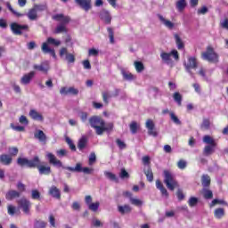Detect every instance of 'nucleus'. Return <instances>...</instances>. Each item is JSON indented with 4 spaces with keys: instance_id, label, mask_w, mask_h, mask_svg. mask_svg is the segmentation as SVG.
Instances as JSON below:
<instances>
[{
    "instance_id": "680f3d73",
    "label": "nucleus",
    "mask_w": 228,
    "mask_h": 228,
    "mask_svg": "<svg viewBox=\"0 0 228 228\" xmlns=\"http://www.w3.org/2000/svg\"><path fill=\"white\" fill-rule=\"evenodd\" d=\"M208 12H209V9H208L206 6H203L200 9H198V15H206Z\"/></svg>"
},
{
    "instance_id": "a18cd8bd",
    "label": "nucleus",
    "mask_w": 228,
    "mask_h": 228,
    "mask_svg": "<svg viewBox=\"0 0 228 228\" xmlns=\"http://www.w3.org/2000/svg\"><path fill=\"white\" fill-rule=\"evenodd\" d=\"M129 128H130L132 134H136V133L138 131V123H136V121H133L129 125Z\"/></svg>"
},
{
    "instance_id": "393cba45",
    "label": "nucleus",
    "mask_w": 228,
    "mask_h": 228,
    "mask_svg": "<svg viewBox=\"0 0 228 228\" xmlns=\"http://www.w3.org/2000/svg\"><path fill=\"white\" fill-rule=\"evenodd\" d=\"M216 149V146L214 145H206L203 149V155L205 156H211L212 154H215V151Z\"/></svg>"
},
{
    "instance_id": "f8f14e48",
    "label": "nucleus",
    "mask_w": 228,
    "mask_h": 228,
    "mask_svg": "<svg viewBox=\"0 0 228 228\" xmlns=\"http://www.w3.org/2000/svg\"><path fill=\"white\" fill-rule=\"evenodd\" d=\"M145 126L148 130V134L156 138V136H158V132L156 131V125H154V121H152V119H148Z\"/></svg>"
},
{
    "instance_id": "f03ea898",
    "label": "nucleus",
    "mask_w": 228,
    "mask_h": 228,
    "mask_svg": "<svg viewBox=\"0 0 228 228\" xmlns=\"http://www.w3.org/2000/svg\"><path fill=\"white\" fill-rule=\"evenodd\" d=\"M53 20L60 22L54 29L55 35H60V33H69V28H67V24L70 22V17L65 16L63 14H55L53 16Z\"/></svg>"
},
{
    "instance_id": "9d476101",
    "label": "nucleus",
    "mask_w": 228,
    "mask_h": 228,
    "mask_svg": "<svg viewBox=\"0 0 228 228\" xmlns=\"http://www.w3.org/2000/svg\"><path fill=\"white\" fill-rule=\"evenodd\" d=\"M28 29H29L28 25H20L17 22L11 23V30L13 35H22V31H28Z\"/></svg>"
},
{
    "instance_id": "37998d69",
    "label": "nucleus",
    "mask_w": 228,
    "mask_h": 228,
    "mask_svg": "<svg viewBox=\"0 0 228 228\" xmlns=\"http://www.w3.org/2000/svg\"><path fill=\"white\" fill-rule=\"evenodd\" d=\"M203 196H204V199H207V200L213 199V191L205 187L203 188Z\"/></svg>"
},
{
    "instance_id": "864d4df0",
    "label": "nucleus",
    "mask_w": 228,
    "mask_h": 228,
    "mask_svg": "<svg viewBox=\"0 0 228 228\" xmlns=\"http://www.w3.org/2000/svg\"><path fill=\"white\" fill-rule=\"evenodd\" d=\"M99 206H101V203H99V201H97L95 203H91L88 206V209H90V211H94L95 213V211H97V209H99Z\"/></svg>"
},
{
    "instance_id": "f3484780",
    "label": "nucleus",
    "mask_w": 228,
    "mask_h": 228,
    "mask_svg": "<svg viewBox=\"0 0 228 228\" xmlns=\"http://www.w3.org/2000/svg\"><path fill=\"white\" fill-rule=\"evenodd\" d=\"M34 138L38 140L40 143H44V145L47 143V135H45V133H44L42 130H36L34 133Z\"/></svg>"
},
{
    "instance_id": "13d9d810",
    "label": "nucleus",
    "mask_w": 228,
    "mask_h": 228,
    "mask_svg": "<svg viewBox=\"0 0 228 228\" xmlns=\"http://www.w3.org/2000/svg\"><path fill=\"white\" fill-rule=\"evenodd\" d=\"M209 126H211L209 119L204 118L201 124V129H209Z\"/></svg>"
},
{
    "instance_id": "39448f33",
    "label": "nucleus",
    "mask_w": 228,
    "mask_h": 228,
    "mask_svg": "<svg viewBox=\"0 0 228 228\" xmlns=\"http://www.w3.org/2000/svg\"><path fill=\"white\" fill-rule=\"evenodd\" d=\"M89 124L93 129H95L96 134H102V126H104V119L99 116H93L89 118Z\"/></svg>"
},
{
    "instance_id": "cd10ccee",
    "label": "nucleus",
    "mask_w": 228,
    "mask_h": 228,
    "mask_svg": "<svg viewBox=\"0 0 228 228\" xmlns=\"http://www.w3.org/2000/svg\"><path fill=\"white\" fill-rule=\"evenodd\" d=\"M12 157L10 155H6V154H3L0 156V162L2 163V165H11L12 164Z\"/></svg>"
},
{
    "instance_id": "473e14b6",
    "label": "nucleus",
    "mask_w": 228,
    "mask_h": 228,
    "mask_svg": "<svg viewBox=\"0 0 228 228\" xmlns=\"http://www.w3.org/2000/svg\"><path fill=\"white\" fill-rule=\"evenodd\" d=\"M144 174H145L146 179H147V181H149V183H152V181H154V174L152 173V169L151 167L144 169Z\"/></svg>"
},
{
    "instance_id": "f704fd0d",
    "label": "nucleus",
    "mask_w": 228,
    "mask_h": 228,
    "mask_svg": "<svg viewBox=\"0 0 228 228\" xmlns=\"http://www.w3.org/2000/svg\"><path fill=\"white\" fill-rule=\"evenodd\" d=\"M86 143H88V140L86 139V137L83 136L78 141L77 149H79V151H83V149L86 147Z\"/></svg>"
},
{
    "instance_id": "bb28decb",
    "label": "nucleus",
    "mask_w": 228,
    "mask_h": 228,
    "mask_svg": "<svg viewBox=\"0 0 228 228\" xmlns=\"http://www.w3.org/2000/svg\"><path fill=\"white\" fill-rule=\"evenodd\" d=\"M214 216L217 220H222V218H224V216H225V209H224L222 208H216L214 211Z\"/></svg>"
},
{
    "instance_id": "aec40b11",
    "label": "nucleus",
    "mask_w": 228,
    "mask_h": 228,
    "mask_svg": "<svg viewBox=\"0 0 228 228\" xmlns=\"http://www.w3.org/2000/svg\"><path fill=\"white\" fill-rule=\"evenodd\" d=\"M49 195L51 197H53V199L60 200L61 199V192L60 191V189L58 187L53 185L49 190Z\"/></svg>"
},
{
    "instance_id": "774afa93",
    "label": "nucleus",
    "mask_w": 228,
    "mask_h": 228,
    "mask_svg": "<svg viewBox=\"0 0 228 228\" xmlns=\"http://www.w3.org/2000/svg\"><path fill=\"white\" fill-rule=\"evenodd\" d=\"M9 152L11 156H17V154H19V149H17V147L10 148Z\"/></svg>"
},
{
    "instance_id": "423d86ee",
    "label": "nucleus",
    "mask_w": 228,
    "mask_h": 228,
    "mask_svg": "<svg viewBox=\"0 0 228 228\" xmlns=\"http://www.w3.org/2000/svg\"><path fill=\"white\" fill-rule=\"evenodd\" d=\"M17 163L20 167H28V168H35L39 163L38 156H35L32 159L27 158H19Z\"/></svg>"
},
{
    "instance_id": "603ef678",
    "label": "nucleus",
    "mask_w": 228,
    "mask_h": 228,
    "mask_svg": "<svg viewBox=\"0 0 228 228\" xmlns=\"http://www.w3.org/2000/svg\"><path fill=\"white\" fill-rule=\"evenodd\" d=\"M188 167V162L184 159H180L177 163V167L180 168V170H184Z\"/></svg>"
},
{
    "instance_id": "f257e3e1",
    "label": "nucleus",
    "mask_w": 228,
    "mask_h": 228,
    "mask_svg": "<svg viewBox=\"0 0 228 228\" xmlns=\"http://www.w3.org/2000/svg\"><path fill=\"white\" fill-rule=\"evenodd\" d=\"M46 159H48L50 165H53V167H57V168H62L63 170H69V172H84V174H93L94 168L90 167H81V163H77L75 167H65L63 166V163L61 162L60 159L54 156V154L51 152H47L45 156Z\"/></svg>"
},
{
    "instance_id": "b1692460",
    "label": "nucleus",
    "mask_w": 228,
    "mask_h": 228,
    "mask_svg": "<svg viewBox=\"0 0 228 228\" xmlns=\"http://www.w3.org/2000/svg\"><path fill=\"white\" fill-rule=\"evenodd\" d=\"M19 197H20V192L13 190L7 191L5 195L7 200H13V199H19Z\"/></svg>"
},
{
    "instance_id": "412c9836",
    "label": "nucleus",
    "mask_w": 228,
    "mask_h": 228,
    "mask_svg": "<svg viewBox=\"0 0 228 228\" xmlns=\"http://www.w3.org/2000/svg\"><path fill=\"white\" fill-rule=\"evenodd\" d=\"M100 19L104 20L106 24H110L111 22V15H110V12L106 10H102L100 12Z\"/></svg>"
},
{
    "instance_id": "4d7b16f0",
    "label": "nucleus",
    "mask_w": 228,
    "mask_h": 228,
    "mask_svg": "<svg viewBox=\"0 0 228 228\" xmlns=\"http://www.w3.org/2000/svg\"><path fill=\"white\" fill-rule=\"evenodd\" d=\"M11 127L13 129V131H17L18 133H21L22 131H25L24 126H15L13 123L11 124Z\"/></svg>"
},
{
    "instance_id": "09e8293b",
    "label": "nucleus",
    "mask_w": 228,
    "mask_h": 228,
    "mask_svg": "<svg viewBox=\"0 0 228 228\" xmlns=\"http://www.w3.org/2000/svg\"><path fill=\"white\" fill-rule=\"evenodd\" d=\"M91 225L93 227L99 228V227H102L103 224H102V223L99 219L93 218L92 222H91Z\"/></svg>"
},
{
    "instance_id": "20e7f679",
    "label": "nucleus",
    "mask_w": 228,
    "mask_h": 228,
    "mask_svg": "<svg viewBox=\"0 0 228 228\" xmlns=\"http://www.w3.org/2000/svg\"><path fill=\"white\" fill-rule=\"evenodd\" d=\"M164 183L166 184L167 190L174 191L175 188H179V183L174 176V174L168 170H164Z\"/></svg>"
},
{
    "instance_id": "052dcab7",
    "label": "nucleus",
    "mask_w": 228,
    "mask_h": 228,
    "mask_svg": "<svg viewBox=\"0 0 228 228\" xmlns=\"http://www.w3.org/2000/svg\"><path fill=\"white\" fill-rule=\"evenodd\" d=\"M19 122L20 124H21L22 126H28V124H29V121L28 120V118H26V116H21L19 118Z\"/></svg>"
},
{
    "instance_id": "7c9ffc66",
    "label": "nucleus",
    "mask_w": 228,
    "mask_h": 228,
    "mask_svg": "<svg viewBox=\"0 0 228 228\" xmlns=\"http://www.w3.org/2000/svg\"><path fill=\"white\" fill-rule=\"evenodd\" d=\"M201 184L203 188H208L211 184V177L208 175H203L201 177Z\"/></svg>"
},
{
    "instance_id": "e2e57ef3",
    "label": "nucleus",
    "mask_w": 228,
    "mask_h": 228,
    "mask_svg": "<svg viewBox=\"0 0 228 228\" xmlns=\"http://www.w3.org/2000/svg\"><path fill=\"white\" fill-rule=\"evenodd\" d=\"M119 176L121 179H127V178H129V173H127V171H126V169H121Z\"/></svg>"
},
{
    "instance_id": "6ab92c4d",
    "label": "nucleus",
    "mask_w": 228,
    "mask_h": 228,
    "mask_svg": "<svg viewBox=\"0 0 228 228\" xmlns=\"http://www.w3.org/2000/svg\"><path fill=\"white\" fill-rule=\"evenodd\" d=\"M174 38H175V42L177 49L179 51H183V49H184V41H183V38H181V36L177 33H175Z\"/></svg>"
},
{
    "instance_id": "338daca9",
    "label": "nucleus",
    "mask_w": 228,
    "mask_h": 228,
    "mask_svg": "<svg viewBox=\"0 0 228 228\" xmlns=\"http://www.w3.org/2000/svg\"><path fill=\"white\" fill-rule=\"evenodd\" d=\"M57 156H59V158H63V157L67 156V150L61 149V150L57 151Z\"/></svg>"
},
{
    "instance_id": "2f4dec72",
    "label": "nucleus",
    "mask_w": 228,
    "mask_h": 228,
    "mask_svg": "<svg viewBox=\"0 0 228 228\" xmlns=\"http://www.w3.org/2000/svg\"><path fill=\"white\" fill-rule=\"evenodd\" d=\"M118 210L121 215H126L131 213V207L129 205L118 206Z\"/></svg>"
},
{
    "instance_id": "6e6552de",
    "label": "nucleus",
    "mask_w": 228,
    "mask_h": 228,
    "mask_svg": "<svg viewBox=\"0 0 228 228\" xmlns=\"http://www.w3.org/2000/svg\"><path fill=\"white\" fill-rule=\"evenodd\" d=\"M202 59L210 63H218V54L212 47L207 48V51L202 53Z\"/></svg>"
},
{
    "instance_id": "5701e85b",
    "label": "nucleus",
    "mask_w": 228,
    "mask_h": 228,
    "mask_svg": "<svg viewBox=\"0 0 228 228\" xmlns=\"http://www.w3.org/2000/svg\"><path fill=\"white\" fill-rule=\"evenodd\" d=\"M156 188L157 190H159L163 197H168V191H167V188H165L161 181L159 180L156 181Z\"/></svg>"
},
{
    "instance_id": "4c0bfd02",
    "label": "nucleus",
    "mask_w": 228,
    "mask_h": 228,
    "mask_svg": "<svg viewBox=\"0 0 228 228\" xmlns=\"http://www.w3.org/2000/svg\"><path fill=\"white\" fill-rule=\"evenodd\" d=\"M174 101L177 103L178 106L183 104V96L178 92H175L173 95Z\"/></svg>"
},
{
    "instance_id": "8fccbe9b",
    "label": "nucleus",
    "mask_w": 228,
    "mask_h": 228,
    "mask_svg": "<svg viewBox=\"0 0 228 228\" xmlns=\"http://www.w3.org/2000/svg\"><path fill=\"white\" fill-rule=\"evenodd\" d=\"M31 199H33V200H40V191H38V190H32Z\"/></svg>"
},
{
    "instance_id": "3c124183",
    "label": "nucleus",
    "mask_w": 228,
    "mask_h": 228,
    "mask_svg": "<svg viewBox=\"0 0 228 228\" xmlns=\"http://www.w3.org/2000/svg\"><path fill=\"white\" fill-rule=\"evenodd\" d=\"M130 202L131 204H133V206H137L138 208H140L143 204V201H142V200L134 198H130Z\"/></svg>"
},
{
    "instance_id": "ea45409f",
    "label": "nucleus",
    "mask_w": 228,
    "mask_h": 228,
    "mask_svg": "<svg viewBox=\"0 0 228 228\" xmlns=\"http://www.w3.org/2000/svg\"><path fill=\"white\" fill-rule=\"evenodd\" d=\"M134 65L135 67V70L136 72L140 73V72H143L145 67L143 66V62L142 61H134Z\"/></svg>"
},
{
    "instance_id": "c756f323",
    "label": "nucleus",
    "mask_w": 228,
    "mask_h": 228,
    "mask_svg": "<svg viewBox=\"0 0 228 228\" xmlns=\"http://www.w3.org/2000/svg\"><path fill=\"white\" fill-rule=\"evenodd\" d=\"M121 74L123 76V79L126 81H134L135 78L134 75H133L131 72L122 69Z\"/></svg>"
},
{
    "instance_id": "1a4fd4ad",
    "label": "nucleus",
    "mask_w": 228,
    "mask_h": 228,
    "mask_svg": "<svg viewBox=\"0 0 228 228\" xmlns=\"http://www.w3.org/2000/svg\"><path fill=\"white\" fill-rule=\"evenodd\" d=\"M197 59L195 57H189L187 62L184 63L185 70L191 76L195 77V74L191 72V69H195L198 67Z\"/></svg>"
},
{
    "instance_id": "c03bdc74",
    "label": "nucleus",
    "mask_w": 228,
    "mask_h": 228,
    "mask_svg": "<svg viewBox=\"0 0 228 228\" xmlns=\"http://www.w3.org/2000/svg\"><path fill=\"white\" fill-rule=\"evenodd\" d=\"M34 9H36L37 12H45L47 10V4H35Z\"/></svg>"
},
{
    "instance_id": "49530a36",
    "label": "nucleus",
    "mask_w": 228,
    "mask_h": 228,
    "mask_svg": "<svg viewBox=\"0 0 228 228\" xmlns=\"http://www.w3.org/2000/svg\"><path fill=\"white\" fill-rule=\"evenodd\" d=\"M190 208H195L199 204V198L191 197L188 200Z\"/></svg>"
},
{
    "instance_id": "4be33fe9",
    "label": "nucleus",
    "mask_w": 228,
    "mask_h": 228,
    "mask_svg": "<svg viewBox=\"0 0 228 228\" xmlns=\"http://www.w3.org/2000/svg\"><path fill=\"white\" fill-rule=\"evenodd\" d=\"M28 115L33 120H37V122H44V116H42V114L35 110H31Z\"/></svg>"
},
{
    "instance_id": "bf43d9fd",
    "label": "nucleus",
    "mask_w": 228,
    "mask_h": 228,
    "mask_svg": "<svg viewBox=\"0 0 228 228\" xmlns=\"http://www.w3.org/2000/svg\"><path fill=\"white\" fill-rule=\"evenodd\" d=\"M108 33H109V37L110 40V44L115 43V37H114V33H113V28H108Z\"/></svg>"
},
{
    "instance_id": "e433bc0d",
    "label": "nucleus",
    "mask_w": 228,
    "mask_h": 228,
    "mask_svg": "<svg viewBox=\"0 0 228 228\" xmlns=\"http://www.w3.org/2000/svg\"><path fill=\"white\" fill-rule=\"evenodd\" d=\"M186 8V0H178L176 2V9L178 12H183Z\"/></svg>"
},
{
    "instance_id": "58836bf2",
    "label": "nucleus",
    "mask_w": 228,
    "mask_h": 228,
    "mask_svg": "<svg viewBox=\"0 0 228 228\" xmlns=\"http://www.w3.org/2000/svg\"><path fill=\"white\" fill-rule=\"evenodd\" d=\"M113 130V123H106L103 121V126H102V134L104 131H112Z\"/></svg>"
},
{
    "instance_id": "79ce46f5",
    "label": "nucleus",
    "mask_w": 228,
    "mask_h": 228,
    "mask_svg": "<svg viewBox=\"0 0 228 228\" xmlns=\"http://www.w3.org/2000/svg\"><path fill=\"white\" fill-rule=\"evenodd\" d=\"M6 6H7V8H8V10H9L10 12H12V13H13V15H15L16 17H23V16H24V14H22V13L18 12L17 11H15V10L13 9V7H12V4H11L9 2L6 3Z\"/></svg>"
},
{
    "instance_id": "0eeeda50",
    "label": "nucleus",
    "mask_w": 228,
    "mask_h": 228,
    "mask_svg": "<svg viewBox=\"0 0 228 228\" xmlns=\"http://www.w3.org/2000/svg\"><path fill=\"white\" fill-rule=\"evenodd\" d=\"M172 57L176 61H179V53L177 52V50L174 49L170 53L162 52L160 53V58L162 61H164V63H167V65H170V63H172Z\"/></svg>"
},
{
    "instance_id": "7ed1b4c3",
    "label": "nucleus",
    "mask_w": 228,
    "mask_h": 228,
    "mask_svg": "<svg viewBox=\"0 0 228 228\" xmlns=\"http://www.w3.org/2000/svg\"><path fill=\"white\" fill-rule=\"evenodd\" d=\"M49 45H55L58 47V45H61V41L55 39L53 37H48L45 43H43L42 45V51L45 54H51L53 58L56 59V52L54 49L49 47Z\"/></svg>"
},
{
    "instance_id": "c9c22d12",
    "label": "nucleus",
    "mask_w": 228,
    "mask_h": 228,
    "mask_svg": "<svg viewBox=\"0 0 228 228\" xmlns=\"http://www.w3.org/2000/svg\"><path fill=\"white\" fill-rule=\"evenodd\" d=\"M105 177L109 179L110 181H114L115 183H118V178H117V175L110 171L104 172Z\"/></svg>"
},
{
    "instance_id": "5fc2aeb1",
    "label": "nucleus",
    "mask_w": 228,
    "mask_h": 228,
    "mask_svg": "<svg viewBox=\"0 0 228 228\" xmlns=\"http://www.w3.org/2000/svg\"><path fill=\"white\" fill-rule=\"evenodd\" d=\"M97 161V157L95 156V153L92 152L89 156L88 165L92 167L95 162Z\"/></svg>"
},
{
    "instance_id": "69168bd1",
    "label": "nucleus",
    "mask_w": 228,
    "mask_h": 228,
    "mask_svg": "<svg viewBox=\"0 0 228 228\" xmlns=\"http://www.w3.org/2000/svg\"><path fill=\"white\" fill-rule=\"evenodd\" d=\"M68 94H71V95H77L79 94V90L74 87H69L68 88Z\"/></svg>"
},
{
    "instance_id": "4468645a",
    "label": "nucleus",
    "mask_w": 228,
    "mask_h": 228,
    "mask_svg": "<svg viewBox=\"0 0 228 228\" xmlns=\"http://www.w3.org/2000/svg\"><path fill=\"white\" fill-rule=\"evenodd\" d=\"M159 20L167 28V29H169L172 31V29L175 28V23L170 21V20H167V18L163 17L161 14L157 15Z\"/></svg>"
},
{
    "instance_id": "c85d7f7f",
    "label": "nucleus",
    "mask_w": 228,
    "mask_h": 228,
    "mask_svg": "<svg viewBox=\"0 0 228 228\" xmlns=\"http://www.w3.org/2000/svg\"><path fill=\"white\" fill-rule=\"evenodd\" d=\"M27 17L29 20H37L38 19V13L37 12L36 9L33 7L27 13Z\"/></svg>"
},
{
    "instance_id": "dca6fc26",
    "label": "nucleus",
    "mask_w": 228,
    "mask_h": 228,
    "mask_svg": "<svg viewBox=\"0 0 228 228\" xmlns=\"http://www.w3.org/2000/svg\"><path fill=\"white\" fill-rule=\"evenodd\" d=\"M76 4H78L85 12L92 10V0H75Z\"/></svg>"
},
{
    "instance_id": "de8ad7c7",
    "label": "nucleus",
    "mask_w": 228,
    "mask_h": 228,
    "mask_svg": "<svg viewBox=\"0 0 228 228\" xmlns=\"http://www.w3.org/2000/svg\"><path fill=\"white\" fill-rule=\"evenodd\" d=\"M169 115L174 124H176V126H181V120L179 119V118H177V116H175L174 112H170Z\"/></svg>"
},
{
    "instance_id": "9b49d317",
    "label": "nucleus",
    "mask_w": 228,
    "mask_h": 228,
    "mask_svg": "<svg viewBox=\"0 0 228 228\" xmlns=\"http://www.w3.org/2000/svg\"><path fill=\"white\" fill-rule=\"evenodd\" d=\"M18 204L25 215H29V209H31V201L28 200L26 198H22L18 201Z\"/></svg>"
},
{
    "instance_id": "a19ab883",
    "label": "nucleus",
    "mask_w": 228,
    "mask_h": 228,
    "mask_svg": "<svg viewBox=\"0 0 228 228\" xmlns=\"http://www.w3.org/2000/svg\"><path fill=\"white\" fill-rule=\"evenodd\" d=\"M47 223L42 220H36L34 222V228H46Z\"/></svg>"
},
{
    "instance_id": "6e6d98bb",
    "label": "nucleus",
    "mask_w": 228,
    "mask_h": 228,
    "mask_svg": "<svg viewBox=\"0 0 228 228\" xmlns=\"http://www.w3.org/2000/svg\"><path fill=\"white\" fill-rule=\"evenodd\" d=\"M116 143H117L118 149H120V151H124V149H126V147H127L126 142L120 139H117Z\"/></svg>"
},
{
    "instance_id": "2eb2a0df",
    "label": "nucleus",
    "mask_w": 228,
    "mask_h": 228,
    "mask_svg": "<svg viewBox=\"0 0 228 228\" xmlns=\"http://www.w3.org/2000/svg\"><path fill=\"white\" fill-rule=\"evenodd\" d=\"M35 168H37L40 175H49L51 174V167L42 165L40 159H39V162L35 167Z\"/></svg>"
},
{
    "instance_id": "a211bd4d",
    "label": "nucleus",
    "mask_w": 228,
    "mask_h": 228,
    "mask_svg": "<svg viewBox=\"0 0 228 228\" xmlns=\"http://www.w3.org/2000/svg\"><path fill=\"white\" fill-rule=\"evenodd\" d=\"M35 71H30L28 74H25L21 79H20V84L21 85H29L31 83V79L35 77Z\"/></svg>"
},
{
    "instance_id": "72a5a7b5",
    "label": "nucleus",
    "mask_w": 228,
    "mask_h": 228,
    "mask_svg": "<svg viewBox=\"0 0 228 228\" xmlns=\"http://www.w3.org/2000/svg\"><path fill=\"white\" fill-rule=\"evenodd\" d=\"M203 142L207 143V145H214L216 146V141H215V139L213 137H211L210 135H205L203 137Z\"/></svg>"
},
{
    "instance_id": "ddd939ff",
    "label": "nucleus",
    "mask_w": 228,
    "mask_h": 228,
    "mask_svg": "<svg viewBox=\"0 0 228 228\" xmlns=\"http://www.w3.org/2000/svg\"><path fill=\"white\" fill-rule=\"evenodd\" d=\"M60 56L61 58H63L65 56L64 60H66L68 63H74V61H76V57L74 56V54L69 53L67 48H61L60 50Z\"/></svg>"
},
{
    "instance_id": "a878e982",
    "label": "nucleus",
    "mask_w": 228,
    "mask_h": 228,
    "mask_svg": "<svg viewBox=\"0 0 228 228\" xmlns=\"http://www.w3.org/2000/svg\"><path fill=\"white\" fill-rule=\"evenodd\" d=\"M34 69H35V70H39V72H48L49 63L48 62H44L40 65L35 64Z\"/></svg>"
},
{
    "instance_id": "0e129e2a",
    "label": "nucleus",
    "mask_w": 228,
    "mask_h": 228,
    "mask_svg": "<svg viewBox=\"0 0 228 228\" xmlns=\"http://www.w3.org/2000/svg\"><path fill=\"white\" fill-rule=\"evenodd\" d=\"M71 208L74 211H79V209H81V205L79 204V202L77 201H74L71 205Z\"/></svg>"
}]
</instances>
